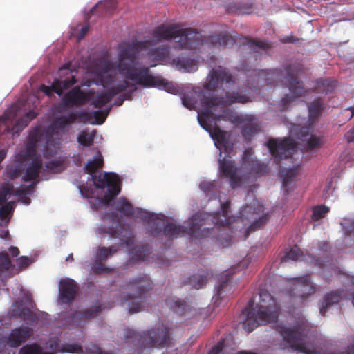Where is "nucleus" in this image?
I'll list each match as a JSON object with an SVG mask.
<instances>
[{
    "label": "nucleus",
    "instance_id": "60",
    "mask_svg": "<svg viewBox=\"0 0 354 354\" xmlns=\"http://www.w3.org/2000/svg\"><path fill=\"white\" fill-rule=\"evenodd\" d=\"M87 354H108L106 351H102L100 347L96 344H91L86 346Z\"/></svg>",
    "mask_w": 354,
    "mask_h": 354
},
{
    "label": "nucleus",
    "instance_id": "5",
    "mask_svg": "<svg viewBox=\"0 0 354 354\" xmlns=\"http://www.w3.org/2000/svg\"><path fill=\"white\" fill-rule=\"evenodd\" d=\"M205 219V216L196 213L183 225H177L171 222L165 224L162 220L150 215L147 218L149 224V232L151 235L157 236L162 232L168 239H175L185 234H189L194 239H203L206 237L205 227H202L200 221Z\"/></svg>",
    "mask_w": 354,
    "mask_h": 354
},
{
    "label": "nucleus",
    "instance_id": "24",
    "mask_svg": "<svg viewBox=\"0 0 354 354\" xmlns=\"http://www.w3.org/2000/svg\"><path fill=\"white\" fill-rule=\"evenodd\" d=\"M243 162L248 170V173L257 177L264 175L268 171V166L257 159L245 156Z\"/></svg>",
    "mask_w": 354,
    "mask_h": 354
},
{
    "label": "nucleus",
    "instance_id": "19",
    "mask_svg": "<svg viewBox=\"0 0 354 354\" xmlns=\"http://www.w3.org/2000/svg\"><path fill=\"white\" fill-rule=\"evenodd\" d=\"M128 86L127 82H120L119 84L108 89L106 91L98 94L91 102V104L95 108L100 109L109 103L112 98L126 91V87Z\"/></svg>",
    "mask_w": 354,
    "mask_h": 354
},
{
    "label": "nucleus",
    "instance_id": "15",
    "mask_svg": "<svg viewBox=\"0 0 354 354\" xmlns=\"http://www.w3.org/2000/svg\"><path fill=\"white\" fill-rule=\"evenodd\" d=\"M280 333L292 348L306 354H311L312 351L306 344L304 336L297 328L281 327Z\"/></svg>",
    "mask_w": 354,
    "mask_h": 354
},
{
    "label": "nucleus",
    "instance_id": "59",
    "mask_svg": "<svg viewBox=\"0 0 354 354\" xmlns=\"http://www.w3.org/2000/svg\"><path fill=\"white\" fill-rule=\"evenodd\" d=\"M102 262L103 261H96V262L94 263L91 268L93 273L101 274L109 272V269L108 268H106L103 265Z\"/></svg>",
    "mask_w": 354,
    "mask_h": 354
},
{
    "label": "nucleus",
    "instance_id": "20",
    "mask_svg": "<svg viewBox=\"0 0 354 354\" xmlns=\"http://www.w3.org/2000/svg\"><path fill=\"white\" fill-rule=\"evenodd\" d=\"M78 286L76 282L71 279H61L59 283V297L63 304H70L76 297Z\"/></svg>",
    "mask_w": 354,
    "mask_h": 354
},
{
    "label": "nucleus",
    "instance_id": "21",
    "mask_svg": "<svg viewBox=\"0 0 354 354\" xmlns=\"http://www.w3.org/2000/svg\"><path fill=\"white\" fill-rule=\"evenodd\" d=\"M170 47L166 45H161L158 47L150 48L147 51V57L151 62L149 68L155 67L158 64H167L171 62Z\"/></svg>",
    "mask_w": 354,
    "mask_h": 354
},
{
    "label": "nucleus",
    "instance_id": "9",
    "mask_svg": "<svg viewBox=\"0 0 354 354\" xmlns=\"http://www.w3.org/2000/svg\"><path fill=\"white\" fill-rule=\"evenodd\" d=\"M124 287L127 293L124 301L129 306V310L131 313L141 310L147 301L148 291L151 288L149 277L141 275L127 283Z\"/></svg>",
    "mask_w": 354,
    "mask_h": 354
},
{
    "label": "nucleus",
    "instance_id": "23",
    "mask_svg": "<svg viewBox=\"0 0 354 354\" xmlns=\"http://www.w3.org/2000/svg\"><path fill=\"white\" fill-rule=\"evenodd\" d=\"M25 174L22 179L25 182H29L36 180L40 173L42 167V160L39 157L34 158L31 162L24 161V163Z\"/></svg>",
    "mask_w": 354,
    "mask_h": 354
},
{
    "label": "nucleus",
    "instance_id": "44",
    "mask_svg": "<svg viewBox=\"0 0 354 354\" xmlns=\"http://www.w3.org/2000/svg\"><path fill=\"white\" fill-rule=\"evenodd\" d=\"M259 131L257 124L249 123L242 127L241 133L245 140H250Z\"/></svg>",
    "mask_w": 354,
    "mask_h": 354
},
{
    "label": "nucleus",
    "instance_id": "32",
    "mask_svg": "<svg viewBox=\"0 0 354 354\" xmlns=\"http://www.w3.org/2000/svg\"><path fill=\"white\" fill-rule=\"evenodd\" d=\"M336 86V82L330 79H320L316 81L315 90L318 93H332Z\"/></svg>",
    "mask_w": 354,
    "mask_h": 354
},
{
    "label": "nucleus",
    "instance_id": "2",
    "mask_svg": "<svg viewBox=\"0 0 354 354\" xmlns=\"http://www.w3.org/2000/svg\"><path fill=\"white\" fill-rule=\"evenodd\" d=\"M245 73H249L244 68H241ZM304 73V67L299 63L293 64H286L281 67L268 71L254 69L251 74H247L248 78L254 77V80L258 84L261 80L264 81L268 85L281 84L288 88L292 95H285L280 101V109L283 111L288 109L289 104L294 100V97L304 96L307 91L303 86L302 82L298 77Z\"/></svg>",
    "mask_w": 354,
    "mask_h": 354
},
{
    "label": "nucleus",
    "instance_id": "30",
    "mask_svg": "<svg viewBox=\"0 0 354 354\" xmlns=\"http://www.w3.org/2000/svg\"><path fill=\"white\" fill-rule=\"evenodd\" d=\"M166 305L169 307L174 313L183 315L189 308L185 301L180 300L173 297H169L165 300Z\"/></svg>",
    "mask_w": 354,
    "mask_h": 354
},
{
    "label": "nucleus",
    "instance_id": "49",
    "mask_svg": "<svg viewBox=\"0 0 354 354\" xmlns=\"http://www.w3.org/2000/svg\"><path fill=\"white\" fill-rule=\"evenodd\" d=\"M41 91L48 96H51L53 93H56L58 95H62V89L59 88V82L53 81L51 86L42 84L40 87Z\"/></svg>",
    "mask_w": 354,
    "mask_h": 354
},
{
    "label": "nucleus",
    "instance_id": "56",
    "mask_svg": "<svg viewBox=\"0 0 354 354\" xmlns=\"http://www.w3.org/2000/svg\"><path fill=\"white\" fill-rule=\"evenodd\" d=\"M1 205L2 207L0 209V218L4 220L8 218L9 214L13 210L14 202H8Z\"/></svg>",
    "mask_w": 354,
    "mask_h": 354
},
{
    "label": "nucleus",
    "instance_id": "51",
    "mask_svg": "<svg viewBox=\"0 0 354 354\" xmlns=\"http://www.w3.org/2000/svg\"><path fill=\"white\" fill-rule=\"evenodd\" d=\"M46 168L53 173H60L64 169V160H52L46 163Z\"/></svg>",
    "mask_w": 354,
    "mask_h": 354
},
{
    "label": "nucleus",
    "instance_id": "61",
    "mask_svg": "<svg viewBox=\"0 0 354 354\" xmlns=\"http://www.w3.org/2000/svg\"><path fill=\"white\" fill-rule=\"evenodd\" d=\"M30 262V259L26 256H21L17 259V264L21 270L28 268Z\"/></svg>",
    "mask_w": 354,
    "mask_h": 354
},
{
    "label": "nucleus",
    "instance_id": "4",
    "mask_svg": "<svg viewBox=\"0 0 354 354\" xmlns=\"http://www.w3.org/2000/svg\"><path fill=\"white\" fill-rule=\"evenodd\" d=\"M259 304L253 307L254 301L250 299L242 313L246 315L243 327L250 333L259 325L275 322L278 318L279 307L274 298L265 290L259 292Z\"/></svg>",
    "mask_w": 354,
    "mask_h": 354
},
{
    "label": "nucleus",
    "instance_id": "40",
    "mask_svg": "<svg viewBox=\"0 0 354 354\" xmlns=\"http://www.w3.org/2000/svg\"><path fill=\"white\" fill-rule=\"evenodd\" d=\"M126 80H123L122 82H127L128 83V86L126 87V91L129 88L127 92L124 93L122 95H121L122 98L120 99V103L115 104L116 106H121L124 100H131L133 93L138 90L137 84L133 82L135 84L129 82L130 80L125 77Z\"/></svg>",
    "mask_w": 354,
    "mask_h": 354
},
{
    "label": "nucleus",
    "instance_id": "43",
    "mask_svg": "<svg viewBox=\"0 0 354 354\" xmlns=\"http://www.w3.org/2000/svg\"><path fill=\"white\" fill-rule=\"evenodd\" d=\"M329 208L325 205H317L313 208V214L311 220L313 222H317L322 218H324L329 212Z\"/></svg>",
    "mask_w": 354,
    "mask_h": 354
},
{
    "label": "nucleus",
    "instance_id": "41",
    "mask_svg": "<svg viewBox=\"0 0 354 354\" xmlns=\"http://www.w3.org/2000/svg\"><path fill=\"white\" fill-rule=\"evenodd\" d=\"M13 267L8 254L5 252H0V276L7 272Z\"/></svg>",
    "mask_w": 354,
    "mask_h": 354
},
{
    "label": "nucleus",
    "instance_id": "58",
    "mask_svg": "<svg viewBox=\"0 0 354 354\" xmlns=\"http://www.w3.org/2000/svg\"><path fill=\"white\" fill-rule=\"evenodd\" d=\"M230 279V275L229 274H225V279L221 281V283L216 290V299L218 300L222 296L223 291L228 286V281Z\"/></svg>",
    "mask_w": 354,
    "mask_h": 354
},
{
    "label": "nucleus",
    "instance_id": "36",
    "mask_svg": "<svg viewBox=\"0 0 354 354\" xmlns=\"http://www.w3.org/2000/svg\"><path fill=\"white\" fill-rule=\"evenodd\" d=\"M280 174L283 180V186L286 192H288V188L289 183L297 176L298 169L296 168L292 169H283L280 171Z\"/></svg>",
    "mask_w": 354,
    "mask_h": 354
},
{
    "label": "nucleus",
    "instance_id": "52",
    "mask_svg": "<svg viewBox=\"0 0 354 354\" xmlns=\"http://www.w3.org/2000/svg\"><path fill=\"white\" fill-rule=\"evenodd\" d=\"M306 140V149L309 151L320 148L323 143L321 138L315 135H310Z\"/></svg>",
    "mask_w": 354,
    "mask_h": 354
},
{
    "label": "nucleus",
    "instance_id": "14",
    "mask_svg": "<svg viewBox=\"0 0 354 354\" xmlns=\"http://www.w3.org/2000/svg\"><path fill=\"white\" fill-rule=\"evenodd\" d=\"M94 93L93 90L85 92L80 86H75L66 93L62 99V103L58 106L57 111L58 113H62L67 108L82 106L91 99Z\"/></svg>",
    "mask_w": 354,
    "mask_h": 354
},
{
    "label": "nucleus",
    "instance_id": "37",
    "mask_svg": "<svg viewBox=\"0 0 354 354\" xmlns=\"http://www.w3.org/2000/svg\"><path fill=\"white\" fill-rule=\"evenodd\" d=\"M113 237H119L121 245L125 247H130L133 244V235L129 230H122L113 232L111 234Z\"/></svg>",
    "mask_w": 354,
    "mask_h": 354
},
{
    "label": "nucleus",
    "instance_id": "39",
    "mask_svg": "<svg viewBox=\"0 0 354 354\" xmlns=\"http://www.w3.org/2000/svg\"><path fill=\"white\" fill-rule=\"evenodd\" d=\"M19 317L28 324H33L37 323L39 318L36 313L27 308H22L18 313Z\"/></svg>",
    "mask_w": 354,
    "mask_h": 354
},
{
    "label": "nucleus",
    "instance_id": "16",
    "mask_svg": "<svg viewBox=\"0 0 354 354\" xmlns=\"http://www.w3.org/2000/svg\"><path fill=\"white\" fill-rule=\"evenodd\" d=\"M86 111H71L67 115H61L55 117L52 121L50 129L57 133H65L68 127L76 122L77 120L83 119L87 116Z\"/></svg>",
    "mask_w": 354,
    "mask_h": 354
},
{
    "label": "nucleus",
    "instance_id": "29",
    "mask_svg": "<svg viewBox=\"0 0 354 354\" xmlns=\"http://www.w3.org/2000/svg\"><path fill=\"white\" fill-rule=\"evenodd\" d=\"M323 109L324 101L321 98L308 103V122L310 124H313L317 120Z\"/></svg>",
    "mask_w": 354,
    "mask_h": 354
},
{
    "label": "nucleus",
    "instance_id": "33",
    "mask_svg": "<svg viewBox=\"0 0 354 354\" xmlns=\"http://www.w3.org/2000/svg\"><path fill=\"white\" fill-rule=\"evenodd\" d=\"M244 40V46L247 47L250 52L258 53L259 50H266L270 48L269 44L265 41H259L248 37H245Z\"/></svg>",
    "mask_w": 354,
    "mask_h": 354
},
{
    "label": "nucleus",
    "instance_id": "64",
    "mask_svg": "<svg viewBox=\"0 0 354 354\" xmlns=\"http://www.w3.org/2000/svg\"><path fill=\"white\" fill-rule=\"evenodd\" d=\"M224 346V340H220L216 346H214L210 351L208 353V354H219Z\"/></svg>",
    "mask_w": 354,
    "mask_h": 354
},
{
    "label": "nucleus",
    "instance_id": "38",
    "mask_svg": "<svg viewBox=\"0 0 354 354\" xmlns=\"http://www.w3.org/2000/svg\"><path fill=\"white\" fill-rule=\"evenodd\" d=\"M24 161H20L15 164L8 165L6 167V174L11 179H15L22 174L24 171Z\"/></svg>",
    "mask_w": 354,
    "mask_h": 354
},
{
    "label": "nucleus",
    "instance_id": "10",
    "mask_svg": "<svg viewBox=\"0 0 354 354\" xmlns=\"http://www.w3.org/2000/svg\"><path fill=\"white\" fill-rule=\"evenodd\" d=\"M236 84L234 77L226 68L221 66L217 69H212L207 77L205 88L209 91L221 88L223 91L230 90Z\"/></svg>",
    "mask_w": 354,
    "mask_h": 354
},
{
    "label": "nucleus",
    "instance_id": "47",
    "mask_svg": "<svg viewBox=\"0 0 354 354\" xmlns=\"http://www.w3.org/2000/svg\"><path fill=\"white\" fill-rule=\"evenodd\" d=\"M227 12L234 13L238 15H248L252 12V7L249 5H241L239 6H236L234 5V6H229L227 9Z\"/></svg>",
    "mask_w": 354,
    "mask_h": 354
},
{
    "label": "nucleus",
    "instance_id": "34",
    "mask_svg": "<svg viewBox=\"0 0 354 354\" xmlns=\"http://www.w3.org/2000/svg\"><path fill=\"white\" fill-rule=\"evenodd\" d=\"M118 246L111 245L110 247H99L96 254V261H106L107 259L118 251Z\"/></svg>",
    "mask_w": 354,
    "mask_h": 354
},
{
    "label": "nucleus",
    "instance_id": "18",
    "mask_svg": "<svg viewBox=\"0 0 354 354\" xmlns=\"http://www.w3.org/2000/svg\"><path fill=\"white\" fill-rule=\"evenodd\" d=\"M219 170L222 174L230 179V185L232 188L241 185V178L237 174V168L231 157L223 158L218 160Z\"/></svg>",
    "mask_w": 354,
    "mask_h": 354
},
{
    "label": "nucleus",
    "instance_id": "62",
    "mask_svg": "<svg viewBox=\"0 0 354 354\" xmlns=\"http://www.w3.org/2000/svg\"><path fill=\"white\" fill-rule=\"evenodd\" d=\"M62 350L67 353H78L82 351V348L77 344H66L63 346Z\"/></svg>",
    "mask_w": 354,
    "mask_h": 354
},
{
    "label": "nucleus",
    "instance_id": "63",
    "mask_svg": "<svg viewBox=\"0 0 354 354\" xmlns=\"http://www.w3.org/2000/svg\"><path fill=\"white\" fill-rule=\"evenodd\" d=\"M310 127H302L299 129V132L297 135V138L301 140H307L308 136H309Z\"/></svg>",
    "mask_w": 354,
    "mask_h": 354
},
{
    "label": "nucleus",
    "instance_id": "45",
    "mask_svg": "<svg viewBox=\"0 0 354 354\" xmlns=\"http://www.w3.org/2000/svg\"><path fill=\"white\" fill-rule=\"evenodd\" d=\"M94 139L95 134L87 131H82L77 137L78 142L84 147L91 146Z\"/></svg>",
    "mask_w": 354,
    "mask_h": 354
},
{
    "label": "nucleus",
    "instance_id": "27",
    "mask_svg": "<svg viewBox=\"0 0 354 354\" xmlns=\"http://www.w3.org/2000/svg\"><path fill=\"white\" fill-rule=\"evenodd\" d=\"M36 116L37 113L34 111L30 110L26 113L24 117L17 119L15 124L12 127L8 126L6 127V131L12 135L19 134L26 127L28 126V123L32 120L36 118Z\"/></svg>",
    "mask_w": 354,
    "mask_h": 354
},
{
    "label": "nucleus",
    "instance_id": "50",
    "mask_svg": "<svg viewBox=\"0 0 354 354\" xmlns=\"http://www.w3.org/2000/svg\"><path fill=\"white\" fill-rule=\"evenodd\" d=\"M190 283L195 289H200L203 288L208 280V274L205 275H194L190 279Z\"/></svg>",
    "mask_w": 354,
    "mask_h": 354
},
{
    "label": "nucleus",
    "instance_id": "35",
    "mask_svg": "<svg viewBox=\"0 0 354 354\" xmlns=\"http://www.w3.org/2000/svg\"><path fill=\"white\" fill-rule=\"evenodd\" d=\"M18 354H50L44 351L43 348L37 343L26 344L19 350Z\"/></svg>",
    "mask_w": 354,
    "mask_h": 354
},
{
    "label": "nucleus",
    "instance_id": "12",
    "mask_svg": "<svg viewBox=\"0 0 354 354\" xmlns=\"http://www.w3.org/2000/svg\"><path fill=\"white\" fill-rule=\"evenodd\" d=\"M221 211L209 214L206 212H198L197 214H201L205 216V220L200 221L203 227H205L206 236H209L210 231L214 226L225 227L230 225L234 221V218L228 215V209L230 207V203L225 202L221 204Z\"/></svg>",
    "mask_w": 354,
    "mask_h": 354
},
{
    "label": "nucleus",
    "instance_id": "25",
    "mask_svg": "<svg viewBox=\"0 0 354 354\" xmlns=\"http://www.w3.org/2000/svg\"><path fill=\"white\" fill-rule=\"evenodd\" d=\"M100 310V306L92 308L85 309L82 311L75 310L71 314V321L74 324H80L93 318Z\"/></svg>",
    "mask_w": 354,
    "mask_h": 354
},
{
    "label": "nucleus",
    "instance_id": "8",
    "mask_svg": "<svg viewBox=\"0 0 354 354\" xmlns=\"http://www.w3.org/2000/svg\"><path fill=\"white\" fill-rule=\"evenodd\" d=\"M124 336L126 342L133 343L139 351L146 348H164L167 346L171 341L170 328L165 324H157L142 334L127 328L124 330Z\"/></svg>",
    "mask_w": 354,
    "mask_h": 354
},
{
    "label": "nucleus",
    "instance_id": "11",
    "mask_svg": "<svg viewBox=\"0 0 354 354\" xmlns=\"http://www.w3.org/2000/svg\"><path fill=\"white\" fill-rule=\"evenodd\" d=\"M33 334L34 330L31 327L24 325L11 329L6 335L0 333V351L6 346L19 348L30 339Z\"/></svg>",
    "mask_w": 354,
    "mask_h": 354
},
{
    "label": "nucleus",
    "instance_id": "3",
    "mask_svg": "<svg viewBox=\"0 0 354 354\" xmlns=\"http://www.w3.org/2000/svg\"><path fill=\"white\" fill-rule=\"evenodd\" d=\"M250 97L246 94H243L239 91L232 93L227 92L225 97H203L201 100V104L203 109L198 114V121L200 125L209 132L212 138L216 143L223 147H227L229 145L230 134L222 130L219 127L215 125L212 127V120H218L221 115L214 113L217 108H223L227 105H232L236 103L245 104L250 102Z\"/></svg>",
    "mask_w": 354,
    "mask_h": 354
},
{
    "label": "nucleus",
    "instance_id": "31",
    "mask_svg": "<svg viewBox=\"0 0 354 354\" xmlns=\"http://www.w3.org/2000/svg\"><path fill=\"white\" fill-rule=\"evenodd\" d=\"M342 299V295L339 291H335L328 293L325 295L322 306L320 308V313L325 316L326 311L328 307L334 304L338 303Z\"/></svg>",
    "mask_w": 354,
    "mask_h": 354
},
{
    "label": "nucleus",
    "instance_id": "17",
    "mask_svg": "<svg viewBox=\"0 0 354 354\" xmlns=\"http://www.w3.org/2000/svg\"><path fill=\"white\" fill-rule=\"evenodd\" d=\"M316 288L310 281V277L306 274L294 279L293 287L290 290L291 297H298L305 299L315 292Z\"/></svg>",
    "mask_w": 354,
    "mask_h": 354
},
{
    "label": "nucleus",
    "instance_id": "46",
    "mask_svg": "<svg viewBox=\"0 0 354 354\" xmlns=\"http://www.w3.org/2000/svg\"><path fill=\"white\" fill-rule=\"evenodd\" d=\"M268 216L267 214L263 215L258 220L253 222L246 230L245 232V239H247L250 233L252 231L261 229L267 222Z\"/></svg>",
    "mask_w": 354,
    "mask_h": 354
},
{
    "label": "nucleus",
    "instance_id": "7",
    "mask_svg": "<svg viewBox=\"0 0 354 354\" xmlns=\"http://www.w3.org/2000/svg\"><path fill=\"white\" fill-rule=\"evenodd\" d=\"M114 71L143 88H163L170 93H175L177 91L172 83L161 76L153 75L147 66L138 67V65L125 64L114 67Z\"/></svg>",
    "mask_w": 354,
    "mask_h": 354
},
{
    "label": "nucleus",
    "instance_id": "55",
    "mask_svg": "<svg viewBox=\"0 0 354 354\" xmlns=\"http://www.w3.org/2000/svg\"><path fill=\"white\" fill-rule=\"evenodd\" d=\"M109 110H107L106 112H104L102 111H94L92 113H87L88 115L86 118L84 119H87L88 116L92 115L95 119L96 120L97 124H102L105 121L107 114H108Z\"/></svg>",
    "mask_w": 354,
    "mask_h": 354
},
{
    "label": "nucleus",
    "instance_id": "1",
    "mask_svg": "<svg viewBox=\"0 0 354 354\" xmlns=\"http://www.w3.org/2000/svg\"><path fill=\"white\" fill-rule=\"evenodd\" d=\"M151 37L139 41L123 43L119 46V51L114 63L107 62L102 68L99 75L100 84L108 88L114 82V77L111 74L114 67L121 65H138L139 51L149 46L169 41H176L177 49H196L199 46L207 45L212 47H227L234 42L233 37L226 32H214L209 35H202L196 29L180 28L176 26L161 24L156 27L151 32Z\"/></svg>",
    "mask_w": 354,
    "mask_h": 354
},
{
    "label": "nucleus",
    "instance_id": "6",
    "mask_svg": "<svg viewBox=\"0 0 354 354\" xmlns=\"http://www.w3.org/2000/svg\"><path fill=\"white\" fill-rule=\"evenodd\" d=\"M103 165V158L98 151L97 156L93 160H89L84 167L86 172L91 175L93 184L97 188L102 189L106 187L108 188L102 198L95 199L97 205H91L95 209H97L100 205L109 204L121 191V180L116 174L105 172L103 176L95 174Z\"/></svg>",
    "mask_w": 354,
    "mask_h": 354
},
{
    "label": "nucleus",
    "instance_id": "57",
    "mask_svg": "<svg viewBox=\"0 0 354 354\" xmlns=\"http://www.w3.org/2000/svg\"><path fill=\"white\" fill-rule=\"evenodd\" d=\"M199 188L206 194L214 192L216 190L214 182L203 180L200 183Z\"/></svg>",
    "mask_w": 354,
    "mask_h": 354
},
{
    "label": "nucleus",
    "instance_id": "42",
    "mask_svg": "<svg viewBox=\"0 0 354 354\" xmlns=\"http://www.w3.org/2000/svg\"><path fill=\"white\" fill-rule=\"evenodd\" d=\"M303 257V252L297 245H294L285 255L282 257V261L288 260L298 261L301 260Z\"/></svg>",
    "mask_w": 354,
    "mask_h": 354
},
{
    "label": "nucleus",
    "instance_id": "54",
    "mask_svg": "<svg viewBox=\"0 0 354 354\" xmlns=\"http://www.w3.org/2000/svg\"><path fill=\"white\" fill-rule=\"evenodd\" d=\"M12 186L4 185L0 189V205L4 204L8 198L12 194Z\"/></svg>",
    "mask_w": 354,
    "mask_h": 354
},
{
    "label": "nucleus",
    "instance_id": "53",
    "mask_svg": "<svg viewBox=\"0 0 354 354\" xmlns=\"http://www.w3.org/2000/svg\"><path fill=\"white\" fill-rule=\"evenodd\" d=\"M17 116V109L15 106L7 109L3 115L0 117V121L3 122H12Z\"/></svg>",
    "mask_w": 354,
    "mask_h": 354
},
{
    "label": "nucleus",
    "instance_id": "22",
    "mask_svg": "<svg viewBox=\"0 0 354 354\" xmlns=\"http://www.w3.org/2000/svg\"><path fill=\"white\" fill-rule=\"evenodd\" d=\"M71 65V63L64 64L59 70V78L55 79V81L59 82L62 94L64 90L69 88L77 82L75 75L73 74V71L70 69Z\"/></svg>",
    "mask_w": 354,
    "mask_h": 354
},
{
    "label": "nucleus",
    "instance_id": "26",
    "mask_svg": "<svg viewBox=\"0 0 354 354\" xmlns=\"http://www.w3.org/2000/svg\"><path fill=\"white\" fill-rule=\"evenodd\" d=\"M116 8V0H104L93 6L90 12L91 15L104 16L111 15Z\"/></svg>",
    "mask_w": 354,
    "mask_h": 354
},
{
    "label": "nucleus",
    "instance_id": "28",
    "mask_svg": "<svg viewBox=\"0 0 354 354\" xmlns=\"http://www.w3.org/2000/svg\"><path fill=\"white\" fill-rule=\"evenodd\" d=\"M116 209L121 214L127 216H132L135 212L141 214L142 217H144L145 214V218H147L149 216L147 215V214L146 212H143L140 209L138 208L137 209H135L132 204L125 198H119Z\"/></svg>",
    "mask_w": 354,
    "mask_h": 354
},
{
    "label": "nucleus",
    "instance_id": "48",
    "mask_svg": "<svg viewBox=\"0 0 354 354\" xmlns=\"http://www.w3.org/2000/svg\"><path fill=\"white\" fill-rule=\"evenodd\" d=\"M172 64L175 65L178 69H185L190 71L192 68L195 65L193 60L184 59L180 57L174 58L171 60Z\"/></svg>",
    "mask_w": 354,
    "mask_h": 354
},
{
    "label": "nucleus",
    "instance_id": "13",
    "mask_svg": "<svg viewBox=\"0 0 354 354\" xmlns=\"http://www.w3.org/2000/svg\"><path fill=\"white\" fill-rule=\"evenodd\" d=\"M266 145L277 164H279L281 160L288 158L297 148L296 142L290 138H270L267 141Z\"/></svg>",
    "mask_w": 354,
    "mask_h": 354
}]
</instances>
